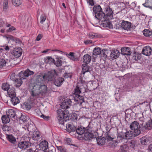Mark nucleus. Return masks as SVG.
I'll return each mask as SVG.
<instances>
[{
    "label": "nucleus",
    "instance_id": "31",
    "mask_svg": "<svg viewBox=\"0 0 152 152\" xmlns=\"http://www.w3.org/2000/svg\"><path fill=\"white\" fill-rule=\"evenodd\" d=\"M10 98H11V101L14 105L19 103L20 101L19 99L16 96H12Z\"/></svg>",
    "mask_w": 152,
    "mask_h": 152
},
{
    "label": "nucleus",
    "instance_id": "53",
    "mask_svg": "<svg viewBox=\"0 0 152 152\" xmlns=\"http://www.w3.org/2000/svg\"><path fill=\"white\" fill-rule=\"evenodd\" d=\"M89 36L91 38H94L95 37H97V35L95 33H90L89 34Z\"/></svg>",
    "mask_w": 152,
    "mask_h": 152
},
{
    "label": "nucleus",
    "instance_id": "2",
    "mask_svg": "<svg viewBox=\"0 0 152 152\" xmlns=\"http://www.w3.org/2000/svg\"><path fill=\"white\" fill-rule=\"evenodd\" d=\"M22 76H21V77L18 78L14 82H15V86L17 88L20 87L23 83L22 79H26L29 76L34 74V72L30 70L29 69H27L23 73Z\"/></svg>",
    "mask_w": 152,
    "mask_h": 152
},
{
    "label": "nucleus",
    "instance_id": "64",
    "mask_svg": "<svg viewBox=\"0 0 152 152\" xmlns=\"http://www.w3.org/2000/svg\"><path fill=\"white\" fill-rule=\"evenodd\" d=\"M26 152H34V151L33 149L32 148H31L27 150Z\"/></svg>",
    "mask_w": 152,
    "mask_h": 152
},
{
    "label": "nucleus",
    "instance_id": "17",
    "mask_svg": "<svg viewBox=\"0 0 152 152\" xmlns=\"http://www.w3.org/2000/svg\"><path fill=\"white\" fill-rule=\"evenodd\" d=\"M45 80L44 75H39L37 76L35 82L36 84L37 83V84L40 85L42 84Z\"/></svg>",
    "mask_w": 152,
    "mask_h": 152
},
{
    "label": "nucleus",
    "instance_id": "30",
    "mask_svg": "<svg viewBox=\"0 0 152 152\" xmlns=\"http://www.w3.org/2000/svg\"><path fill=\"white\" fill-rule=\"evenodd\" d=\"M93 53L95 56L100 54H101V56L102 55V51L101 50L100 48L98 47H96L94 49Z\"/></svg>",
    "mask_w": 152,
    "mask_h": 152
},
{
    "label": "nucleus",
    "instance_id": "58",
    "mask_svg": "<svg viewBox=\"0 0 152 152\" xmlns=\"http://www.w3.org/2000/svg\"><path fill=\"white\" fill-rule=\"evenodd\" d=\"M66 143L68 145H70L71 143V140L70 138H67L65 140Z\"/></svg>",
    "mask_w": 152,
    "mask_h": 152
},
{
    "label": "nucleus",
    "instance_id": "12",
    "mask_svg": "<svg viewBox=\"0 0 152 152\" xmlns=\"http://www.w3.org/2000/svg\"><path fill=\"white\" fill-rule=\"evenodd\" d=\"M151 140V138L148 136H144L141 139V142L142 144L146 145L148 144Z\"/></svg>",
    "mask_w": 152,
    "mask_h": 152
},
{
    "label": "nucleus",
    "instance_id": "26",
    "mask_svg": "<svg viewBox=\"0 0 152 152\" xmlns=\"http://www.w3.org/2000/svg\"><path fill=\"white\" fill-rule=\"evenodd\" d=\"M6 114L10 118H14L16 115V114L14 110L12 109H9L7 112Z\"/></svg>",
    "mask_w": 152,
    "mask_h": 152
},
{
    "label": "nucleus",
    "instance_id": "60",
    "mask_svg": "<svg viewBox=\"0 0 152 152\" xmlns=\"http://www.w3.org/2000/svg\"><path fill=\"white\" fill-rule=\"evenodd\" d=\"M87 1L91 6H93L94 4L93 0H87Z\"/></svg>",
    "mask_w": 152,
    "mask_h": 152
},
{
    "label": "nucleus",
    "instance_id": "9",
    "mask_svg": "<svg viewBox=\"0 0 152 152\" xmlns=\"http://www.w3.org/2000/svg\"><path fill=\"white\" fill-rule=\"evenodd\" d=\"M22 52V50L20 48H15L13 51L12 55L14 57L18 58L21 56Z\"/></svg>",
    "mask_w": 152,
    "mask_h": 152
},
{
    "label": "nucleus",
    "instance_id": "37",
    "mask_svg": "<svg viewBox=\"0 0 152 152\" xmlns=\"http://www.w3.org/2000/svg\"><path fill=\"white\" fill-rule=\"evenodd\" d=\"M120 149V152H128V147L126 145H124L121 146Z\"/></svg>",
    "mask_w": 152,
    "mask_h": 152
},
{
    "label": "nucleus",
    "instance_id": "21",
    "mask_svg": "<svg viewBox=\"0 0 152 152\" xmlns=\"http://www.w3.org/2000/svg\"><path fill=\"white\" fill-rule=\"evenodd\" d=\"M86 129L84 127L81 126L76 128V132L77 134L81 135L86 132Z\"/></svg>",
    "mask_w": 152,
    "mask_h": 152
},
{
    "label": "nucleus",
    "instance_id": "59",
    "mask_svg": "<svg viewBox=\"0 0 152 152\" xmlns=\"http://www.w3.org/2000/svg\"><path fill=\"white\" fill-rule=\"evenodd\" d=\"M0 47H4V50L6 51H9L10 50L9 47L8 45L7 46H0Z\"/></svg>",
    "mask_w": 152,
    "mask_h": 152
},
{
    "label": "nucleus",
    "instance_id": "42",
    "mask_svg": "<svg viewBox=\"0 0 152 152\" xmlns=\"http://www.w3.org/2000/svg\"><path fill=\"white\" fill-rule=\"evenodd\" d=\"M8 7V0H4L3 2V10L6 11Z\"/></svg>",
    "mask_w": 152,
    "mask_h": 152
},
{
    "label": "nucleus",
    "instance_id": "29",
    "mask_svg": "<svg viewBox=\"0 0 152 152\" xmlns=\"http://www.w3.org/2000/svg\"><path fill=\"white\" fill-rule=\"evenodd\" d=\"M111 51L109 50L104 49L102 51V56L104 58L107 57V56H110V55Z\"/></svg>",
    "mask_w": 152,
    "mask_h": 152
},
{
    "label": "nucleus",
    "instance_id": "28",
    "mask_svg": "<svg viewBox=\"0 0 152 152\" xmlns=\"http://www.w3.org/2000/svg\"><path fill=\"white\" fill-rule=\"evenodd\" d=\"M8 95L10 98L15 96V89L14 88H10L7 91Z\"/></svg>",
    "mask_w": 152,
    "mask_h": 152
},
{
    "label": "nucleus",
    "instance_id": "51",
    "mask_svg": "<svg viewBox=\"0 0 152 152\" xmlns=\"http://www.w3.org/2000/svg\"><path fill=\"white\" fill-rule=\"evenodd\" d=\"M81 91L78 87L77 86L74 90V94H79Z\"/></svg>",
    "mask_w": 152,
    "mask_h": 152
},
{
    "label": "nucleus",
    "instance_id": "20",
    "mask_svg": "<svg viewBox=\"0 0 152 152\" xmlns=\"http://www.w3.org/2000/svg\"><path fill=\"white\" fill-rule=\"evenodd\" d=\"M67 131L69 132H75L76 127L73 124H68L66 126Z\"/></svg>",
    "mask_w": 152,
    "mask_h": 152
},
{
    "label": "nucleus",
    "instance_id": "10",
    "mask_svg": "<svg viewBox=\"0 0 152 152\" xmlns=\"http://www.w3.org/2000/svg\"><path fill=\"white\" fill-rule=\"evenodd\" d=\"M39 146L40 149H42L45 152H48V142L44 140L41 142L39 145Z\"/></svg>",
    "mask_w": 152,
    "mask_h": 152
},
{
    "label": "nucleus",
    "instance_id": "33",
    "mask_svg": "<svg viewBox=\"0 0 152 152\" xmlns=\"http://www.w3.org/2000/svg\"><path fill=\"white\" fill-rule=\"evenodd\" d=\"M145 129L150 130L152 128V120H149L144 126Z\"/></svg>",
    "mask_w": 152,
    "mask_h": 152
},
{
    "label": "nucleus",
    "instance_id": "19",
    "mask_svg": "<svg viewBox=\"0 0 152 152\" xmlns=\"http://www.w3.org/2000/svg\"><path fill=\"white\" fill-rule=\"evenodd\" d=\"M54 83L57 86H60L64 81V79L62 77H59L54 80Z\"/></svg>",
    "mask_w": 152,
    "mask_h": 152
},
{
    "label": "nucleus",
    "instance_id": "44",
    "mask_svg": "<svg viewBox=\"0 0 152 152\" xmlns=\"http://www.w3.org/2000/svg\"><path fill=\"white\" fill-rule=\"evenodd\" d=\"M58 150L61 152H66V149L63 146H57L56 145Z\"/></svg>",
    "mask_w": 152,
    "mask_h": 152
},
{
    "label": "nucleus",
    "instance_id": "15",
    "mask_svg": "<svg viewBox=\"0 0 152 152\" xmlns=\"http://www.w3.org/2000/svg\"><path fill=\"white\" fill-rule=\"evenodd\" d=\"M28 120L29 118L27 117L24 115H22L19 118V122L20 124L26 125L28 124Z\"/></svg>",
    "mask_w": 152,
    "mask_h": 152
},
{
    "label": "nucleus",
    "instance_id": "46",
    "mask_svg": "<svg viewBox=\"0 0 152 152\" xmlns=\"http://www.w3.org/2000/svg\"><path fill=\"white\" fill-rule=\"evenodd\" d=\"M68 55L69 57L72 60L75 61L77 60V58H75L74 53L70 52L69 54H68Z\"/></svg>",
    "mask_w": 152,
    "mask_h": 152
},
{
    "label": "nucleus",
    "instance_id": "48",
    "mask_svg": "<svg viewBox=\"0 0 152 152\" xmlns=\"http://www.w3.org/2000/svg\"><path fill=\"white\" fill-rule=\"evenodd\" d=\"M143 33L144 36L149 37L150 36L151 32L148 30L145 29L143 31Z\"/></svg>",
    "mask_w": 152,
    "mask_h": 152
},
{
    "label": "nucleus",
    "instance_id": "43",
    "mask_svg": "<svg viewBox=\"0 0 152 152\" xmlns=\"http://www.w3.org/2000/svg\"><path fill=\"white\" fill-rule=\"evenodd\" d=\"M62 61L60 59L57 58L56 62H54V64L57 66L58 67L61 66Z\"/></svg>",
    "mask_w": 152,
    "mask_h": 152
},
{
    "label": "nucleus",
    "instance_id": "57",
    "mask_svg": "<svg viewBox=\"0 0 152 152\" xmlns=\"http://www.w3.org/2000/svg\"><path fill=\"white\" fill-rule=\"evenodd\" d=\"M64 77L65 78L68 77L70 78L71 77V75L69 73H65L64 75Z\"/></svg>",
    "mask_w": 152,
    "mask_h": 152
},
{
    "label": "nucleus",
    "instance_id": "35",
    "mask_svg": "<svg viewBox=\"0 0 152 152\" xmlns=\"http://www.w3.org/2000/svg\"><path fill=\"white\" fill-rule=\"evenodd\" d=\"M10 118L7 115H3L1 117L2 122L4 124L9 123L10 121Z\"/></svg>",
    "mask_w": 152,
    "mask_h": 152
},
{
    "label": "nucleus",
    "instance_id": "55",
    "mask_svg": "<svg viewBox=\"0 0 152 152\" xmlns=\"http://www.w3.org/2000/svg\"><path fill=\"white\" fill-rule=\"evenodd\" d=\"M13 41H15L16 43L20 44L21 43V41L18 38L14 37V39Z\"/></svg>",
    "mask_w": 152,
    "mask_h": 152
},
{
    "label": "nucleus",
    "instance_id": "38",
    "mask_svg": "<svg viewBox=\"0 0 152 152\" xmlns=\"http://www.w3.org/2000/svg\"><path fill=\"white\" fill-rule=\"evenodd\" d=\"M82 72L83 74H84L86 72H89L88 66L86 65L83 64L82 65Z\"/></svg>",
    "mask_w": 152,
    "mask_h": 152
},
{
    "label": "nucleus",
    "instance_id": "32",
    "mask_svg": "<svg viewBox=\"0 0 152 152\" xmlns=\"http://www.w3.org/2000/svg\"><path fill=\"white\" fill-rule=\"evenodd\" d=\"M7 138L11 143L14 144L16 142V139L12 135H7Z\"/></svg>",
    "mask_w": 152,
    "mask_h": 152
},
{
    "label": "nucleus",
    "instance_id": "47",
    "mask_svg": "<svg viewBox=\"0 0 152 152\" xmlns=\"http://www.w3.org/2000/svg\"><path fill=\"white\" fill-rule=\"evenodd\" d=\"M140 58V56L138 54L135 53L132 57V59L137 61Z\"/></svg>",
    "mask_w": 152,
    "mask_h": 152
},
{
    "label": "nucleus",
    "instance_id": "27",
    "mask_svg": "<svg viewBox=\"0 0 152 152\" xmlns=\"http://www.w3.org/2000/svg\"><path fill=\"white\" fill-rule=\"evenodd\" d=\"M39 90L40 94L43 95L47 92V87L45 85H39Z\"/></svg>",
    "mask_w": 152,
    "mask_h": 152
},
{
    "label": "nucleus",
    "instance_id": "41",
    "mask_svg": "<svg viewBox=\"0 0 152 152\" xmlns=\"http://www.w3.org/2000/svg\"><path fill=\"white\" fill-rule=\"evenodd\" d=\"M13 4L16 7L21 5V2L20 0H12Z\"/></svg>",
    "mask_w": 152,
    "mask_h": 152
},
{
    "label": "nucleus",
    "instance_id": "52",
    "mask_svg": "<svg viewBox=\"0 0 152 152\" xmlns=\"http://www.w3.org/2000/svg\"><path fill=\"white\" fill-rule=\"evenodd\" d=\"M74 97L75 101L79 102V98H80V95L78 94H74Z\"/></svg>",
    "mask_w": 152,
    "mask_h": 152
},
{
    "label": "nucleus",
    "instance_id": "13",
    "mask_svg": "<svg viewBox=\"0 0 152 152\" xmlns=\"http://www.w3.org/2000/svg\"><path fill=\"white\" fill-rule=\"evenodd\" d=\"M121 27L124 30H128L131 27V23L124 20H123L121 23Z\"/></svg>",
    "mask_w": 152,
    "mask_h": 152
},
{
    "label": "nucleus",
    "instance_id": "34",
    "mask_svg": "<svg viewBox=\"0 0 152 152\" xmlns=\"http://www.w3.org/2000/svg\"><path fill=\"white\" fill-rule=\"evenodd\" d=\"M45 63L49 64L54 63V60L50 57H47L44 59Z\"/></svg>",
    "mask_w": 152,
    "mask_h": 152
},
{
    "label": "nucleus",
    "instance_id": "22",
    "mask_svg": "<svg viewBox=\"0 0 152 152\" xmlns=\"http://www.w3.org/2000/svg\"><path fill=\"white\" fill-rule=\"evenodd\" d=\"M97 143L99 145H103L105 144L107 141L106 139L103 137H99L96 138Z\"/></svg>",
    "mask_w": 152,
    "mask_h": 152
},
{
    "label": "nucleus",
    "instance_id": "5",
    "mask_svg": "<svg viewBox=\"0 0 152 152\" xmlns=\"http://www.w3.org/2000/svg\"><path fill=\"white\" fill-rule=\"evenodd\" d=\"M103 13L104 14L103 18L102 20V21H105L111 19L113 17V11L110 6H107L104 9Z\"/></svg>",
    "mask_w": 152,
    "mask_h": 152
},
{
    "label": "nucleus",
    "instance_id": "24",
    "mask_svg": "<svg viewBox=\"0 0 152 152\" xmlns=\"http://www.w3.org/2000/svg\"><path fill=\"white\" fill-rule=\"evenodd\" d=\"M121 53L125 55H130L131 53L130 49L129 47L121 48Z\"/></svg>",
    "mask_w": 152,
    "mask_h": 152
},
{
    "label": "nucleus",
    "instance_id": "8",
    "mask_svg": "<svg viewBox=\"0 0 152 152\" xmlns=\"http://www.w3.org/2000/svg\"><path fill=\"white\" fill-rule=\"evenodd\" d=\"M88 128H86V130L84 134L83 138L86 140H89L94 137V135L93 133L90 132Z\"/></svg>",
    "mask_w": 152,
    "mask_h": 152
},
{
    "label": "nucleus",
    "instance_id": "63",
    "mask_svg": "<svg viewBox=\"0 0 152 152\" xmlns=\"http://www.w3.org/2000/svg\"><path fill=\"white\" fill-rule=\"evenodd\" d=\"M42 37V35L41 34H39L37 37L36 40L37 41H39L41 39Z\"/></svg>",
    "mask_w": 152,
    "mask_h": 152
},
{
    "label": "nucleus",
    "instance_id": "36",
    "mask_svg": "<svg viewBox=\"0 0 152 152\" xmlns=\"http://www.w3.org/2000/svg\"><path fill=\"white\" fill-rule=\"evenodd\" d=\"M10 85L8 83H3L2 85L1 88L3 90L5 91H7L10 88Z\"/></svg>",
    "mask_w": 152,
    "mask_h": 152
},
{
    "label": "nucleus",
    "instance_id": "39",
    "mask_svg": "<svg viewBox=\"0 0 152 152\" xmlns=\"http://www.w3.org/2000/svg\"><path fill=\"white\" fill-rule=\"evenodd\" d=\"M120 138L122 140L124 139H126V137L125 133L121 132L118 134V138Z\"/></svg>",
    "mask_w": 152,
    "mask_h": 152
},
{
    "label": "nucleus",
    "instance_id": "11",
    "mask_svg": "<svg viewBox=\"0 0 152 152\" xmlns=\"http://www.w3.org/2000/svg\"><path fill=\"white\" fill-rule=\"evenodd\" d=\"M152 49L151 47L149 46H147L144 47L142 51V53L146 56H149L151 53Z\"/></svg>",
    "mask_w": 152,
    "mask_h": 152
},
{
    "label": "nucleus",
    "instance_id": "25",
    "mask_svg": "<svg viewBox=\"0 0 152 152\" xmlns=\"http://www.w3.org/2000/svg\"><path fill=\"white\" fill-rule=\"evenodd\" d=\"M83 59L84 63L88 64L91 61V57L89 55L86 54L83 56Z\"/></svg>",
    "mask_w": 152,
    "mask_h": 152
},
{
    "label": "nucleus",
    "instance_id": "16",
    "mask_svg": "<svg viewBox=\"0 0 152 152\" xmlns=\"http://www.w3.org/2000/svg\"><path fill=\"white\" fill-rule=\"evenodd\" d=\"M32 134V138L29 140L30 142L32 140H34L37 141H40L41 139V137L40 134L37 132H33Z\"/></svg>",
    "mask_w": 152,
    "mask_h": 152
},
{
    "label": "nucleus",
    "instance_id": "50",
    "mask_svg": "<svg viewBox=\"0 0 152 152\" xmlns=\"http://www.w3.org/2000/svg\"><path fill=\"white\" fill-rule=\"evenodd\" d=\"M17 77L15 73L12 74L10 76V79L11 80L14 82L18 78H17Z\"/></svg>",
    "mask_w": 152,
    "mask_h": 152
},
{
    "label": "nucleus",
    "instance_id": "62",
    "mask_svg": "<svg viewBox=\"0 0 152 152\" xmlns=\"http://www.w3.org/2000/svg\"><path fill=\"white\" fill-rule=\"evenodd\" d=\"M4 24V22L1 19H0V27L3 26Z\"/></svg>",
    "mask_w": 152,
    "mask_h": 152
},
{
    "label": "nucleus",
    "instance_id": "3",
    "mask_svg": "<svg viewBox=\"0 0 152 152\" xmlns=\"http://www.w3.org/2000/svg\"><path fill=\"white\" fill-rule=\"evenodd\" d=\"M39 90V85L36 84L34 85L31 92V96L30 97V100L31 103H34L36 101V99L38 97V95L40 94Z\"/></svg>",
    "mask_w": 152,
    "mask_h": 152
},
{
    "label": "nucleus",
    "instance_id": "14",
    "mask_svg": "<svg viewBox=\"0 0 152 152\" xmlns=\"http://www.w3.org/2000/svg\"><path fill=\"white\" fill-rule=\"evenodd\" d=\"M18 147L22 150H25L28 148L30 145L28 142L22 141L18 143Z\"/></svg>",
    "mask_w": 152,
    "mask_h": 152
},
{
    "label": "nucleus",
    "instance_id": "45",
    "mask_svg": "<svg viewBox=\"0 0 152 152\" xmlns=\"http://www.w3.org/2000/svg\"><path fill=\"white\" fill-rule=\"evenodd\" d=\"M46 17L45 14H42L41 15L40 17V23L41 24L43 23L46 19Z\"/></svg>",
    "mask_w": 152,
    "mask_h": 152
},
{
    "label": "nucleus",
    "instance_id": "7",
    "mask_svg": "<svg viewBox=\"0 0 152 152\" xmlns=\"http://www.w3.org/2000/svg\"><path fill=\"white\" fill-rule=\"evenodd\" d=\"M57 74L55 70L48 72L44 75L45 80L48 81H52L55 79Z\"/></svg>",
    "mask_w": 152,
    "mask_h": 152
},
{
    "label": "nucleus",
    "instance_id": "54",
    "mask_svg": "<svg viewBox=\"0 0 152 152\" xmlns=\"http://www.w3.org/2000/svg\"><path fill=\"white\" fill-rule=\"evenodd\" d=\"M40 117L43 118L45 120L48 121L49 119V117L48 116H46L43 114H42L41 116Z\"/></svg>",
    "mask_w": 152,
    "mask_h": 152
},
{
    "label": "nucleus",
    "instance_id": "49",
    "mask_svg": "<svg viewBox=\"0 0 152 152\" xmlns=\"http://www.w3.org/2000/svg\"><path fill=\"white\" fill-rule=\"evenodd\" d=\"M6 62L3 59H0V68L5 66Z\"/></svg>",
    "mask_w": 152,
    "mask_h": 152
},
{
    "label": "nucleus",
    "instance_id": "23",
    "mask_svg": "<svg viewBox=\"0 0 152 152\" xmlns=\"http://www.w3.org/2000/svg\"><path fill=\"white\" fill-rule=\"evenodd\" d=\"M110 53V57L112 59L117 58L119 55V52L117 50H112Z\"/></svg>",
    "mask_w": 152,
    "mask_h": 152
},
{
    "label": "nucleus",
    "instance_id": "18",
    "mask_svg": "<svg viewBox=\"0 0 152 152\" xmlns=\"http://www.w3.org/2000/svg\"><path fill=\"white\" fill-rule=\"evenodd\" d=\"M126 139H130L132 138V137H134L135 136H137L139 135H136V133L134 132L131 131H128L125 132Z\"/></svg>",
    "mask_w": 152,
    "mask_h": 152
},
{
    "label": "nucleus",
    "instance_id": "40",
    "mask_svg": "<svg viewBox=\"0 0 152 152\" xmlns=\"http://www.w3.org/2000/svg\"><path fill=\"white\" fill-rule=\"evenodd\" d=\"M1 128L3 131H9L11 129L10 126H9L6 124H4L2 126H1Z\"/></svg>",
    "mask_w": 152,
    "mask_h": 152
},
{
    "label": "nucleus",
    "instance_id": "61",
    "mask_svg": "<svg viewBox=\"0 0 152 152\" xmlns=\"http://www.w3.org/2000/svg\"><path fill=\"white\" fill-rule=\"evenodd\" d=\"M34 152H45L43 150H42L41 149H39L38 148H36L34 150Z\"/></svg>",
    "mask_w": 152,
    "mask_h": 152
},
{
    "label": "nucleus",
    "instance_id": "4",
    "mask_svg": "<svg viewBox=\"0 0 152 152\" xmlns=\"http://www.w3.org/2000/svg\"><path fill=\"white\" fill-rule=\"evenodd\" d=\"M93 11L94 13L96 18L102 21L104 14L103 13L101 6L98 5L94 6L93 8Z\"/></svg>",
    "mask_w": 152,
    "mask_h": 152
},
{
    "label": "nucleus",
    "instance_id": "1",
    "mask_svg": "<svg viewBox=\"0 0 152 152\" xmlns=\"http://www.w3.org/2000/svg\"><path fill=\"white\" fill-rule=\"evenodd\" d=\"M72 103L70 99H65L61 103V109L57 110V118L59 124H64V121H66L69 119V114L67 109L71 105Z\"/></svg>",
    "mask_w": 152,
    "mask_h": 152
},
{
    "label": "nucleus",
    "instance_id": "56",
    "mask_svg": "<svg viewBox=\"0 0 152 152\" xmlns=\"http://www.w3.org/2000/svg\"><path fill=\"white\" fill-rule=\"evenodd\" d=\"M79 102L80 104H82L84 102V99L83 96H80V98H79Z\"/></svg>",
    "mask_w": 152,
    "mask_h": 152
},
{
    "label": "nucleus",
    "instance_id": "6",
    "mask_svg": "<svg viewBox=\"0 0 152 152\" xmlns=\"http://www.w3.org/2000/svg\"><path fill=\"white\" fill-rule=\"evenodd\" d=\"M130 128L136 133V135H139L141 133V127L139 123L137 121L133 122L129 126Z\"/></svg>",
    "mask_w": 152,
    "mask_h": 152
}]
</instances>
